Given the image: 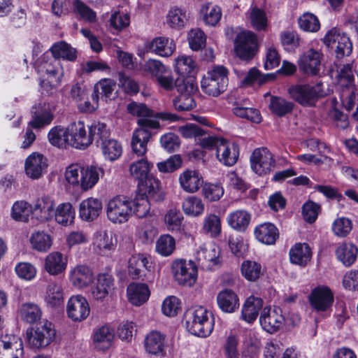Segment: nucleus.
<instances>
[{
	"instance_id": "obj_1",
	"label": "nucleus",
	"mask_w": 358,
	"mask_h": 358,
	"mask_svg": "<svg viewBox=\"0 0 358 358\" xmlns=\"http://www.w3.org/2000/svg\"><path fill=\"white\" fill-rule=\"evenodd\" d=\"M128 112L139 118L137 123L139 126L132 136L131 148L137 156L143 157L147 152V144L151 138L150 129H157L159 123L153 113L143 103L131 102L127 105Z\"/></svg>"
},
{
	"instance_id": "obj_2",
	"label": "nucleus",
	"mask_w": 358,
	"mask_h": 358,
	"mask_svg": "<svg viewBox=\"0 0 358 358\" xmlns=\"http://www.w3.org/2000/svg\"><path fill=\"white\" fill-rule=\"evenodd\" d=\"M103 175V169L97 166L82 167L78 164H71L66 169L65 179L73 187L87 191L94 187Z\"/></svg>"
},
{
	"instance_id": "obj_3",
	"label": "nucleus",
	"mask_w": 358,
	"mask_h": 358,
	"mask_svg": "<svg viewBox=\"0 0 358 358\" xmlns=\"http://www.w3.org/2000/svg\"><path fill=\"white\" fill-rule=\"evenodd\" d=\"M184 320L187 331L194 336L205 338L213 331V315L203 306L187 309L184 315Z\"/></svg>"
},
{
	"instance_id": "obj_4",
	"label": "nucleus",
	"mask_w": 358,
	"mask_h": 358,
	"mask_svg": "<svg viewBox=\"0 0 358 358\" xmlns=\"http://www.w3.org/2000/svg\"><path fill=\"white\" fill-rule=\"evenodd\" d=\"M36 69L41 76V87L48 92L58 86L61 81L62 67L59 60L50 52H45L36 62Z\"/></svg>"
},
{
	"instance_id": "obj_5",
	"label": "nucleus",
	"mask_w": 358,
	"mask_h": 358,
	"mask_svg": "<svg viewBox=\"0 0 358 358\" xmlns=\"http://www.w3.org/2000/svg\"><path fill=\"white\" fill-rule=\"evenodd\" d=\"M290 96L303 106H313L320 98L328 94L323 83L315 85L308 84L296 85L289 88Z\"/></svg>"
},
{
	"instance_id": "obj_6",
	"label": "nucleus",
	"mask_w": 358,
	"mask_h": 358,
	"mask_svg": "<svg viewBox=\"0 0 358 358\" xmlns=\"http://www.w3.org/2000/svg\"><path fill=\"white\" fill-rule=\"evenodd\" d=\"M228 70L223 66H215L207 72L201 81V87L203 92L217 96L225 91L228 85Z\"/></svg>"
},
{
	"instance_id": "obj_7",
	"label": "nucleus",
	"mask_w": 358,
	"mask_h": 358,
	"mask_svg": "<svg viewBox=\"0 0 358 358\" xmlns=\"http://www.w3.org/2000/svg\"><path fill=\"white\" fill-rule=\"evenodd\" d=\"M322 41L329 49L334 52L337 58L349 56L352 51V43L350 37L336 27L329 30Z\"/></svg>"
},
{
	"instance_id": "obj_8",
	"label": "nucleus",
	"mask_w": 358,
	"mask_h": 358,
	"mask_svg": "<svg viewBox=\"0 0 358 358\" xmlns=\"http://www.w3.org/2000/svg\"><path fill=\"white\" fill-rule=\"evenodd\" d=\"M106 215L113 224L125 223L133 215L131 201L122 196L110 199L106 206Z\"/></svg>"
},
{
	"instance_id": "obj_9",
	"label": "nucleus",
	"mask_w": 358,
	"mask_h": 358,
	"mask_svg": "<svg viewBox=\"0 0 358 358\" xmlns=\"http://www.w3.org/2000/svg\"><path fill=\"white\" fill-rule=\"evenodd\" d=\"M56 331L53 324L45 321L27 331V340L29 345L35 349L45 348L54 340Z\"/></svg>"
},
{
	"instance_id": "obj_10",
	"label": "nucleus",
	"mask_w": 358,
	"mask_h": 358,
	"mask_svg": "<svg viewBox=\"0 0 358 358\" xmlns=\"http://www.w3.org/2000/svg\"><path fill=\"white\" fill-rule=\"evenodd\" d=\"M171 272L174 280L180 285L192 287L197 280V266L191 260H175L171 265Z\"/></svg>"
},
{
	"instance_id": "obj_11",
	"label": "nucleus",
	"mask_w": 358,
	"mask_h": 358,
	"mask_svg": "<svg viewBox=\"0 0 358 358\" xmlns=\"http://www.w3.org/2000/svg\"><path fill=\"white\" fill-rule=\"evenodd\" d=\"M257 50V38L251 31H242L234 39V51L242 60L251 59Z\"/></svg>"
},
{
	"instance_id": "obj_12",
	"label": "nucleus",
	"mask_w": 358,
	"mask_h": 358,
	"mask_svg": "<svg viewBox=\"0 0 358 358\" xmlns=\"http://www.w3.org/2000/svg\"><path fill=\"white\" fill-rule=\"evenodd\" d=\"M69 145L77 149L85 150L92 144L90 131H87L85 123L78 121L68 127Z\"/></svg>"
},
{
	"instance_id": "obj_13",
	"label": "nucleus",
	"mask_w": 358,
	"mask_h": 358,
	"mask_svg": "<svg viewBox=\"0 0 358 358\" xmlns=\"http://www.w3.org/2000/svg\"><path fill=\"white\" fill-rule=\"evenodd\" d=\"M195 259L199 266L204 270H212L220 264V250L214 244H203L196 251Z\"/></svg>"
},
{
	"instance_id": "obj_14",
	"label": "nucleus",
	"mask_w": 358,
	"mask_h": 358,
	"mask_svg": "<svg viewBox=\"0 0 358 358\" xmlns=\"http://www.w3.org/2000/svg\"><path fill=\"white\" fill-rule=\"evenodd\" d=\"M251 168L259 176L269 173L275 166L271 152L266 148L255 149L250 157Z\"/></svg>"
},
{
	"instance_id": "obj_15",
	"label": "nucleus",
	"mask_w": 358,
	"mask_h": 358,
	"mask_svg": "<svg viewBox=\"0 0 358 358\" xmlns=\"http://www.w3.org/2000/svg\"><path fill=\"white\" fill-rule=\"evenodd\" d=\"M285 321L282 310L278 307H264L259 317L262 329L268 333L276 332Z\"/></svg>"
},
{
	"instance_id": "obj_16",
	"label": "nucleus",
	"mask_w": 358,
	"mask_h": 358,
	"mask_svg": "<svg viewBox=\"0 0 358 358\" xmlns=\"http://www.w3.org/2000/svg\"><path fill=\"white\" fill-rule=\"evenodd\" d=\"M24 346L22 339L13 334L0 337V358H22Z\"/></svg>"
},
{
	"instance_id": "obj_17",
	"label": "nucleus",
	"mask_w": 358,
	"mask_h": 358,
	"mask_svg": "<svg viewBox=\"0 0 358 358\" xmlns=\"http://www.w3.org/2000/svg\"><path fill=\"white\" fill-rule=\"evenodd\" d=\"M117 240L111 231L105 229L96 231L92 237L93 251L99 255H106L115 250Z\"/></svg>"
},
{
	"instance_id": "obj_18",
	"label": "nucleus",
	"mask_w": 358,
	"mask_h": 358,
	"mask_svg": "<svg viewBox=\"0 0 358 358\" xmlns=\"http://www.w3.org/2000/svg\"><path fill=\"white\" fill-rule=\"evenodd\" d=\"M334 294L327 286H318L312 290L309 300L312 307L317 311H327L334 302Z\"/></svg>"
},
{
	"instance_id": "obj_19",
	"label": "nucleus",
	"mask_w": 358,
	"mask_h": 358,
	"mask_svg": "<svg viewBox=\"0 0 358 358\" xmlns=\"http://www.w3.org/2000/svg\"><path fill=\"white\" fill-rule=\"evenodd\" d=\"M67 314L73 321H82L87 317L90 308L87 299L81 295L72 296L68 301Z\"/></svg>"
},
{
	"instance_id": "obj_20",
	"label": "nucleus",
	"mask_w": 358,
	"mask_h": 358,
	"mask_svg": "<svg viewBox=\"0 0 358 358\" xmlns=\"http://www.w3.org/2000/svg\"><path fill=\"white\" fill-rule=\"evenodd\" d=\"M69 280L76 288L82 289L88 287L94 280V273L90 266L78 264L71 269Z\"/></svg>"
},
{
	"instance_id": "obj_21",
	"label": "nucleus",
	"mask_w": 358,
	"mask_h": 358,
	"mask_svg": "<svg viewBox=\"0 0 358 358\" xmlns=\"http://www.w3.org/2000/svg\"><path fill=\"white\" fill-rule=\"evenodd\" d=\"M321 59L322 55L318 51L310 49L300 57L299 68L305 74L316 76L320 71Z\"/></svg>"
},
{
	"instance_id": "obj_22",
	"label": "nucleus",
	"mask_w": 358,
	"mask_h": 358,
	"mask_svg": "<svg viewBox=\"0 0 358 358\" xmlns=\"http://www.w3.org/2000/svg\"><path fill=\"white\" fill-rule=\"evenodd\" d=\"M331 76L343 90L352 91L354 89L355 77L350 64L335 65V68H331Z\"/></svg>"
},
{
	"instance_id": "obj_23",
	"label": "nucleus",
	"mask_w": 358,
	"mask_h": 358,
	"mask_svg": "<svg viewBox=\"0 0 358 358\" xmlns=\"http://www.w3.org/2000/svg\"><path fill=\"white\" fill-rule=\"evenodd\" d=\"M152 268V263L143 255H134L129 259L128 271L134 279H147Z\"/></svg>"
},
{
	"instance_id": "obj_24",
	"label": "nucleus",
	"mask_w": 358,
	"mask_h": 358,
	"mask_svg": "<svg viewBox=\"0 0 358 358\" xmlns=\"http://www.w3.org/2000/svg\"><path fill=\"white\" fill-rule=\"evenodd\" d=\"M48 167L46 158L41 154L33 152L25 160L24 169L28 177L38 179Z\"/></svg>"
},
{
	"instance_id": "obj_25",
	"label": "nucleus",
	"mask_w": 358,
	"mask_h": 358,
	"mask_svg": "<svg viewBox=\"0 0 358 358\" xmlns=\"http://www.w3.org/2000/svg\"><path fill=\"white\" fill-rule=\"evenodd\" d=\"M238 146L224 138L220 143L216 150V157L222 164L227 166L234 165L238 158Z\"/></svg>"
},
{
	"instance_id": "obj_26",
	"label": "nucleus",
	"mask_w": 358,
	"mask_h": 358,
	"mask_svg": "<svg viewBox=\"0 0 358 358\" xmlns=\"http://www.w3.org/2000/svg\"><path fill=\"white\" fill-rule=\"evenodd\" d=\"M101 210V201L96 198L89 197L80 202L79 217L83 221L92 222L99 216Z\"/></svg>"
},
{
	"instance_id": "obj_27",
	"label": "nucleus",
	"mask_w": 358,
	"mask_h": 358,
	"mask_svg": "<svg viewBox=\"0 0 358 358\" xmlns=\"http://www.w3.org/2000/svg\"><path fill=\"white\" fill-rule=\"evenodd\" d=\"M180 187L187 193H195L202 186V176L195 170L187 169L182 171L178 178Z\"/></svg>"
},
{
	"instance_id": "obj_28",
	"label": "nucleus",
	"mask_w": 358,
	"mask_h": 358,
	"mask_svg": "<svg viewBox=\"0 0 358 358\" xmlns=\"http://www.w3.org/2000/svg\"><path fill=\"white\" fill-rule=\"evenodd\" d=\"M113 278L108 273H99L96 278V285L91 288V294L96 300L104 299L113 289Z\"/></svg>"
},
{
	"instance_id": "obj_29",
	"label": "nucleus",
	"mask_w": 358,
	"mask_h": 358,
	"mask_svg": "<svg viewBox=\"0 0 358 358\" xmlns=\"http://www.w3.org/2000/svg\"><path fill=\"white\" fill-rule=\"evenodd\" d=\"M185 83L190 85L192 89L190 90H188V91L186 90L177 91L179 94L173 101L174 108L178 111L190 110L196 106L194 99L192 97V94L196 91V86L190 79Z\"/></svg>"
},
{
	"instance_id": "obj_30",
	"label": "nucleus",
	"mask_w": 358,
	"mask_h": 358,
	"mask_svg": "<svg viewBox=\"0 0 358 358\" xmlns=\"http://www.w3.org/2000/svg\"><path fill=\"white\" fill-rule=\"evenodd\" d=\"M53 120V115L50 106L39 105L31 112V120L28 125L34 129H41L50 124Z\"/></svg>"
},
{
	"instance_id": "obj_31",
	"label": "nucleus",
	"mask_w": 358,
	"mask_h": 358,
	"mask_svg": "<svg viewBox=\"0 0 358 358\" xmlns=\"http://www.w3.org/2000/svg\"><path fill=\"white\" fill-rule=\"evenodd\" d=\"M188 80L181 78L175 79L171 74V70L169 69L166 73H164L156 80V82L161 87L167 91H171L174 88L177 91H182L183 90L188 91V90H190L192 89L190 85L185 83Z\"/></svg>"
},
{
	"instance_id": "obj_32",
	"label": "nucleus",
	"mask_w": 358,
	"mask_h": 358,
	"mask_svg": "<svg viewBox=\"0 0 358 358\" xmlns=\"http://www.w3.org/2000/svg\"><path fill=\"white\" fill-rule=\"evenodd\" d=\"M140 195L155 201L162 199L161 192V182L157 178L150 176L145 180L138 183Z\"/></svg>"
},
{
	"instance_id": "obj_33",
	"label": "nucleus",
	"mask_w": 358,
	"mask_h": 358,
	"mask_svg": "<svg viewBox=\"0 0 358 358\" xmlns=\"http://www.w3.org/2000/svg\"><path fill=\"white\" fill-rule=\"evenodd\" d=\"M33 213L41 221H48L54 217L55 202L48 196L38 199L32 205Z\"/></svg>"
},
{
	"instance_id": "obj_34",
	"label": "nucleus",
	"mask_w": 358,
	"mask_h": 358,
	"mask_svg": "<svg viewBox=\"0 0 358 358\" xmlns=\"http://www.w3.org/2000/svg\"><path fill=\"white\" fill-rule=\"evenodd\" d=\"M217 303L220 310L227 313H234L239 308V299L231 289L220 291L217 296Z\"/></svg>"
},
{
	"instance_id": "obj_35",
	"label": "nucleus",
	"mask_w": 358,
	"mask_h": 358,
	"mask_svg": "<svg viewBox=\"0 0 358 358\" xmlns=\"http://www.w3.org/2000/svg\"><path fill=\"white\" fill-rule=\"evenodd\" d=\"M262 306L263 300L261 298L254 296H249L243 306L241 319L248 324L253 323Z\"/></svg>"
},
{
	"instance_id": "obj_36",
	"label": "nucleus",
	"mask_w": 358,
	"mask_h": 358,
	"mask_svg": "<svg viewBox=\"0 0 358 358\" xmlns=\"http://www.w3.org/2000/svg\"><path fill=\"white\" fill-rule=\"evenodd\" d=\"M114 338V329L107 325L102 326L94 333L93 345L98 350H106L112 345Z\"/></svg>"
},
{
	"instance_id": "obj_37",
	"label": "nucleus",
	"mask_w": 358,
	"mask_h": 358,
	"mask_svg": "<svg viewBox=\"0 0 358 358\" xmlns=\"http://www.w3.org/2000/svg\"><path fill=\"white\" fill-rule=\"evenodd\" d=\"M67 261L59 252L48 254L44 259V268L52 275L62 273L66 268Z\"/></svg>"
},
{
	"instance_id": "obj_38",
	"label": "nucleus",
	"mask_w": 358,
	"mask_h": 358,
	"mask_svg": "<svg viewBox=\"0 0 358 358\" xmlns=\"http://www.w3.org/2000/svg\"><path fill=\"white\" fill-rule=\"evenodd\" d=\"M254 234L259 242L266 245L274 244L279 236L276 227L270 222L262 223L257 226L255 228Z\"/></svg>"
},
{
	"instance_id": "obj_39",
	"label": "nucleus",
	"mask_w": 358,
	"mask_h": 358,
	"mask_svg": "<svg viewBox=\"0 0 358 358\" xmlns=\"http://www.w3.org/2000/svg\"><path fill=\"white\" fill-rule=\"evenodd\" d=\"M289 255L292 264L304 266L310 260L312 252L308 244L297 243L291 248Z\"/></svg>"
},
{
	"instance_id": "obj_40",
	"label": "nucleus",
	"mask_w": 358,
	"mask_h": 358,
	"mask_svg": "<svg viewBox=\"0 0 358 358\" xmlns=\"http://www.w3.org/2000/svg\"><path fill=\"white\" fill-rule=\"evenodd\" d=\"M151 52L160 57H170L176 50V43L171 38L160 36L155 38L150 43Z\"/></svg>"
},
{
	"instance_id": "obj_41",
	"label": "nucleus",
	"mask_w": 358,
	"mask_h": 358,
	"mask_svg": "<svg viewBox=\"0 0 358 358\" xmlns=\"http://www.w3.org/2000/svg\"><path fill=\"white\" fill-rule=\"evenodd\" d=\"M129 301L139 306L144 303L150 296V291L145 284L131 283L127 287Z\"/></svg>"
},
{
	"instance_id": "obj_42",
	"label": "nucleus",
	"mask_w": 358,
	"mask_h": 358,
	"mask_svg": "<svg viewBox=\"0 0 358 358\" xmlns=\"http://www.w3.org/2000/svg\"><path fill=\"white\" fill-rule=\"evenodd\" d=\"M152 164L146 158H141L132 162L129 168L131 176L138 183L148 178Z\"/></svg>"
},
{
	"instance_id": "obj_43",
	"label": "nucleus",
	"mask_w": 358,
	"mask_h": 358,
	"mask_svg": "<svg viewBox=\"0 0 358 358\" xmlns=\"http://www.w3.org/2000/svg\"><path fill=\"white\" fill-rule=\"evenodd\" d=\"M250 214L244 210H237L227 215L228 224L234 229L244 231L250 222Z\"/></svg>"
},
{
	"instance_id": "obj_44",
	"label": "nucleus",
	"mask_w": 358,
	"mask_h": 358,
	"mask_svg": "<svg viewBox=\"0 0 358 358\" xmlns=\"http://www.w3.org/2000/svg\"><path fill=\"white\" fill-rule=\"evenodd\" d=\"M357 252L358 249L355 245L350 243H344L338 247L336 255L343 265L350 266L356 261Z\"/></svg>"
},
{
	"instance_id": "obj_45",
	"label": "nucleus",
	"mask_w": 358,
	"mask_h": 358,
	"mask_svg": "<svg viewBox=\"0 0 358 358\" xmlns=\"http://www.w3.org/2000/svg\"><path fill=\"white\" fill-rule=\"evenodd\" d=\"M250 26L257 31H265L268 25V19L264 10L252 6L247 12Z\"/></svg>"
},
{
	"instance_id": "obj_46",
	"label": "nucleus",
	"mask_w": 358,
	"mask_h": 358,
	"mask_svg": "<svg viewBox=\"0 0 358 358\" xmlns=\"http://www.w3.org/2000/svg\"><path fill=\"white\" fill-rule=\"evenodd\" d=\"M75 210L69 202L62 203L55 209L54 217L56 222L66 226L71 224L75 218Z\"/></svg>"
},
{
	"instance_id": "obj_47",
	"label": "nucleus",
	"mask_w": 358,
	"mask_h": 358,
	"mask_svg": "<svg viewBox=\"0 0 358 358\" xmlns=\"http://www.w3.org/2000/svg\"><path fill=\"white\" fill-rule=\"evenodd\" d=\"M182 208L185 215L196 217L203 213L204 204L200 198L189 196L182 201Z\"/></svg>"
},
{
	"instance_id": "obj_48",
	"label": "nucleus",
	"mask_w": 358,
	"mask_h": 358,
	"mask_svg": "<svg viewBox=\"0 0 358 358\" xmlns=\"http://www.w3.org/2000/svg\"><path fill=\"white\" fill-rule=\"evenodd\" d=\"M187 20L186 10L176 6L172 7L166 15V23L173 29L184 27Z\"/></svg>"
},
{
	"instance_id": "obj_49",
	"label": "nucleus",
	"mask_w": 358,
	"mask_h": 358,
	"mask_svg": "<svg viewBox=\"0 0 358 358\" xmlns=\"http://www.w3.org/2000/svg\"><path fill=\"white\" fill-rule=\"evenodd\" d=\"M145 348L150 354L161 353L164 348V336L158 331H151L145 337Z\"/></svg>"
},
{
	"instance_id": "obj_50",
	"label": "nucleus",
	"mask_w": 358,
	"mask_h": 358,
	"mask_svg": "<svg viewBox=\"0 0 358 358\" xmlns=\"http://www.w3.org/2000/svg\"><path fill=\"white\" fill-rule=\"evenodd\" d=\"M297 23L301 30L308 33H315L320 29V22L318 17L310 12H305L300 15Z\"/></svg>"
},
{
	"instance_id": "obj_51",
	"label": "nucleus",
	"mask_w": 358,
	"mask_h": 358,
	"mask_svg": "<svg viewBox=\"0 0 358 358\" xmlns=\"http://www.w3.org/2000/svg\"><path fill=\"white\" fill-rule=\"evenodd\" d=\"M268 108L272 113L283 117L290 113L294 108L293 103L279 96H271Z\"/></svg>"
},
{
	"instance_id": "obj_52",
	"label": "nucleus",
	"mask_w": 358,
	"mask_h": 358,
	"mask_svg": "<svg viewBox=\"0 0 358 358\" xmlns=\"http://www.w3.org/2000/svg\"><path fill=\"white\" fill-rule=\"evenodd\" d=\"M98 146L101 147L105 159L109 161L116 160L122 152V145L113 138H110L104 142H101Z\"/></svg>"
},
{
	"instance_id": "obj_53",
	"label": "nucleus",
	"mask_w": 358,
	"mask_h": 358,
	"mask_svg": "<svg viewBox=\"0 0 358 358\" xmlns=\"http://www.w3.org/2000/svg\"><path fill=\"white\" fill-rule=\"evenodd\" d=\"M30 243L35 250L45 252L50 249L52 240L48 234L38 231L31 234Z\"/></svg>"
},
{
	"instance_id": "obj_54",
	"label": "nucleus",
	"mask_w": 358,
	"mask_h": 358,
	"mask_svg": "<svg viewBox=\"0 0 358 358\" xmlns=\"http://www.w3.org/2000/svg\"><path fill=\"white\" fill-rule=\"evenodd\" d=\"M200 13L203 16L205 23L210 26L216 25L222 17L221 8L210 3L203 4Z\"/></svg>"
},
{
	"instance_id": "obj_55",
	"label": "nucleus",
	"mask_w": 358,
	"mask_h": 358,
	"mask_svg": "<svg viewBox=\"0 0 358 358\" xmlns=\"http://www.w3.org/2000/svg\"><path fill=\"white\" fill-rule=\"evenodd\" d=\"M241 271L243 276L248 281L254 282L259 279L262 275V265L251 260L244 261L241 266Z\"/></svg>"
},
{
	"instance_id": "obj_56",
	"label": "nucleus",
	"mask_w": 358,
	"mask_h": 358,
	"mask_svg": "<svg viewBox=\"0 0 358 358\" xmlns=\"http://www.w3.org/2000/svg\"><path fill=\"white\" fill-rule=\"evenodd\" d=\"M51 55L59 59L62 58L69 61H74L76 59V51L64 41L54 44L50 48Z\"/></svg>"
},
{
	"instance_id": "obj_57",
	"label": "nucleus",
	"mask_w": 358,
	"mask_h": 358,
	"mask_svg": "<svg viewBox=\"0 0 358 358\" xmlns=\"http://www.w3.org/2000/svg\"><path fill=\"white\" fill-rule=\"evenodd\" d=\"M21 318L27 323H34L40 320L42 312L37 304L24 303L20 308Z\"/></svg>"
},
{
	"instance_id": "obj_58",
	"label": "nucleus",
	"mask_w": 358,
	"mask_h": 358,
	"mask_svg": "<svg viewBox=\"0 0 358 358\" xmlns=\"http://www.w3.org/2000/svg\"><path fill=\"white\" fill-rule=\"evenodd\" d=\"M91 136L92 143L96 141L97 145L101 144V142L110 138V131L107 125L102 122H94L88 127Z\"/></svg>"
},
{
	"instance_id": "obj_59",
	"label": "nucleus",
	"mask_w": 358,
	"mask_h": 358,
	"mask_svg": "<svg viewBox=\"0 0 358 358\" xmlns=\"http://www.w3.org/2000/svg\"><path fill=\"white\" fill-rule=\"evenodd\" d=\"M45 301L51 307L61 306L64 302L62 287L56 283L50 284L47 287Z\"/></svg>"
},
{
	"instance_id": "obj_60",
	"label": "nucleus",
	"mask_w": 358,
	"mask_h": 358,
	"mask_svg": "<svg viewBox=\"0 0 358 358\" xmlns=\"http://www.w3.org/2000/svg\"><path fill=\"white\" fill-rule=\"evenodd\" d=\"M68 129L59 126L52 127L48 135L50 143L58 148L69 145Z\"/></svg>"
},
{
	"instance_id": "obj_61",
	"label": "nucleus",
	"mask_w": 358,
	"mask_h": 358,
	"mask_svg": "<svg viewBox=\"0 0 358 358\" xmlns=\"http://www.w3.org/2000/svg\"><path fill=\"white\" fill-rule=\"evenodd\" d=\"M32 213V205L24 201H16L12 207V217L17 221L27 222Z\"/></svg>"
},
{
	"instance_id": "obj_62",
	"label": "nucleus",
	"mask_w": 358,
	"mask_h": 358,
	"mask_svg": "<svg viewBox=\"0 0 358 358\" xmlns=\"http://www.w3.org/2000/svg\"><path fill=\"white\" fill-rule=\"evenodd\" d=\"M175 67L181 78L188 76L195 68V62L192 57L186 55L178 56L175 59Z\"/></svg>"
},
{
	"instance_id": "obj_63",
	"label": "nucleus",
	"mask_w": 358,
	"mask_h": 358,
	"mask_svg": "<svg viewBox=\"0 0 358 358\" xmlns=\"http://www.w3.org/2000/svg\"><path fill=\"white\" fill-rule=\"evenodd\" d=\"M202 229L212 237H217L221 232L220 218L215 214L206 215L203 222Z\"/></svg>"
},
{
	"instance_id": "obj_64",
	"label": "nucleus",
	"mask_w": 358,
	"mask_h": 358,
	"mask_svg": "<svg viewBox=\"0 0 358 358\" xmlns=\"http://www.w3.org/2000/svg\"><path fill=\"white\" fill-rule=\"evenodd\" d=\"M175 248V239L168 234L161 236L156 242V251L164 257H168L171 255Z\"/></svg>"
}]
</instances>
